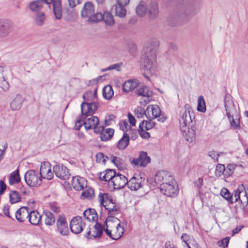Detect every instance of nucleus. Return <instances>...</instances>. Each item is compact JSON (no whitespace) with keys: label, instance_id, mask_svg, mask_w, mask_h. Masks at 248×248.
Masks as SVG:
<instances>
[{"label":"nucleus","instance_id":"09e8293b","mask_svg":"<svg viewBox=\"0 0 248 248\" xmlns=\"http://www.w3.org/2000/svg\"><path fill=\"white\" fill-rule=\"evenodd\" d=\"M226 172V168L224 165L220 164H218L217 165L216 169V175L217 176H220L221 175L225 176Z\"/></svg>","mask_w":248,"mask_h":248},{"label":"nucleus","instance_id":"3c124183","mask_svg":"<svg viewBox=\"0 0 248 248\" xmlns=\"http://www.w3.org/2000/svg\"><path fill=\"white\" fill-rule=\"evenodd\" d=\"M71 183L74 187L77 190L81 189L83 188V186L81 185L79 180L78 177H73Z\"/></svg>","mask_w":248,"mask_h":248},{"label":"nucleus","instance_id":"f3484780","mask_svg":"<svg viewBox=\"0 0 248 248\" xmlns=\"http://www.w3.org/2000/svg\"><path fill=\"white\" fill-rule=\"evenodd\" d=\"M158 4L156 0L151 1L147 6V15L150 19L156 18L159 15Z\"/></svg>","mask_w":248,"mask_h":248},{"label":"nucleus","instance_id":"a18cd8bd","mask_svg":"<svg viewBox=\"0 0 248 248\" xmlns=\"http://www.w3.org/2000/svg\"><path fill=\"white\" fill-rule=\"evenodd\" d=\"M220 194L225 199L231 203H233L232 195L229 192L228 190L225 188L222 189Z\"/></svg>","mask_w":248,"mask_h":248},{"label":"nucleus","instance_id":"e433bc0d","mask_svg":"<svg viewBox=\"0 0 248 248\" xmlns=\"http://www.w3.org/2000/svg\"><path fill=\"white\" fill-rule=\"evenodd\" d=\"M114 94L111 86L108 85L105 86L103 89V96L106 100L110 99Z\"/></svg>","mask_w":248,"mask_h":248},{"label":"nucleus","instance_id":"864d4df0","mask_svg":"<svg viewBox=\"0 0 248 248\" xmlns=\"http://www.w3.org/2000/svg\"><path fill=\"white\" fill-rule=\"evenodd\" d=\"M92 91H88L85 92L83 95V99H84V102H92L93 100H91L93 97L92 96Z\"/></svg>","mask_w":248,"mask_h":248},{"label":"nucleus","instance_id":"6e6552de","mask_svg":"<svg viewBox=\"0 0 248 248\" xmlns=\"http://www.w3.org/2000/svg\"><path fill=\"white\" fill-rule=\"evenodd\" d=\"M98 104L93 102H83L81 104L82 117H88L93 115L98 108Z\"/></svg>","mask_w":248,"mask_h":248},{"label":"nucleus","instance_id":"f704fd0d","mask_svg":"<svg viewBox=\"0 0 248 248\" xmlns=\"http://www.w3.org/2000/svg\"><path fill=\"white\" fill-rule=\"evenodd\" d=\"M148 121L143 120L139 125V128H143L144 130H149L152 129L155 125V123L153 121V119L150 118Z\"/></svg>","mask_w":248,"mask_h":248},{"label":"nucleus","instance_id":"473e14b6","mask_svg":"<svg viewBox=\"0 0 248 248\" xmlns=\"http://www.w3.org/2000/svg\"><path fill=\"white\" fill-rule=\"evenodd\" d=\"M129 136L126 133H124L123 137L118 142L117 147L119 150H124L125 149L129 144Z\"/></svg>","mask_w":248,"mask_h":248},{"label":"nucleus","instance_id":"a878e982","mask_svg":"<svg viewBox=\"0 0 248 248\" xmlns=\"http://www.w3.org/2000/svg\"><path fill=\"white\" fill-rule=\"evenodd\" d=\"M42 217V216L37 211H30L28 217L29 221L32 225H37L41 221Z\"/></svg>","mask_w":248,"mask_h":248},{"label":"nucleus","instance_id":"423d86ee","mask_svg":"<svg viewBox=\"0 0 248 248\" xmlns=\"http://www.w3.org/2000/svg\"><path fill=\"white\" fill-rule=\"evenodd\" d=\"M104 228L102 224L96 222L95 224L89 225L87 229L85 236L88 239L100 238L103 233Z\"/></svg>","mask_w":248,"mask_h":248},{"label":"nucleus","instance_id":"b1692460","mask_svg":"<svg viewBox=\"0 0 248 248\" xmlns=\"http://www.w3.org/2000/svg\"><path fill=\"white\" fill-rule=\"evenodd\" d=\"M94 9L93 4L90 2L85 3L83 8L81 11L82 17L89 18L94 13Z\"/></svg>","mask_w":248,"mask_h":248},{"label":"nucleus","instance_id":"f8f14e48","mask_svg":"<svg viewBox=\"0 0 248 248\" xmlns=\"http://www.w3.org/2000/svg\"><path fill=\"white\" fill-rule=\"evenodd\" d=\"M151 162V158L146 152L140 151L139 152V157L133 159L131 163L135 166L145 167Z\"/></svg>","mask_w":248,"mask_h":248},{"label":"nucleus","instance_id":"bf43d9fd","mask_svg":"<svg viewBox=\"0 0 248 248\" xmlns=\"http://www.w3.org/2000/svg\"><path fill=\"white\" fill-rule=\"evenodd\" d=\"M83 122L84 119L82 118L81 119L78 120L75 124V129L76 130H79L82 125H83Z\"/></svg>","mask_w":248,"mask_h":248},{"label":"nucleus","instance_id":"de8ad7c7","mask_svg":"<svg viewBox=\"0 0 248 248\" xmlns=\"http://www.w3.org/2000/svg\"><path fill=\"white\" fill-rule=\"evenodd\" d=\"M146 113H147L146 109L145 110L144 109L141 107H137L134 110V114L138 118H142L144 115L147 117V114Z\"/></svg>","mask_w":248,"mask_h":248},{"label":"nucleus","instance_id":"bb28decb","mask_svg":"<svg viewBox=\"0 0 248 248\" xmlns=\"http://www.w3.org/2000/svg\"><path fill=\"white\" fill-rule=\"evenodd\" d=\"M138 85V80L136 79H130L124 82L123 84V90L125 93H128Z\"/></svg>","mask_w":248,"mask_h":248},{"label":"nucleus","instance_id":"ddd939ff","mask_svg":"<svg viewBox=\"0 0 248 248\" xmlns=\"http://www.w3.org/2000/svg\"><path fill=\"white\" fill-rule=\"evenodd\" d=\"M13 27L12 22L6 19H0V38L7 36L11 32Z\"/></svg>","mask_w":248,"mask_h":248},{"label":"nucleus","instance_id":"ea45409f","mask_svg":"<svg viewBox=\"0 0 248 248\" xmlns=\"http://www.w3.org/2000/svg\"><path fill=\"white\" fill-rule=\"evenodd\" d=\"M103 19L107 25L111 26L114 24L113 16L109 12L104 13L103 15Z\"/></svg>","mask_w":248,"mask_h":248},{"label":"nucleus","instance_id":"f03ea898","mask_svg":"<svg viewBox=\"0 0 248 248\" xmlns=\"http://www.w3.org/2000/svg\"><path fill=\"white\" fill-rule=\"evenodd\" d=\"M105 223L106 229L104 230L108 237L117 240L123 236L124 230L118 218L109 216L106 218Z\"/></svg>","mask_w":248,"mask_h":248},{"label":"nucleus","instance_id":"9d476101","mask_svg":"<svg viewBox=\"0 0 248 248\" xmlns=\"http://www.w3.org/2000/svg\"><path fill=\"white\" fill-rule=\"evenodd\" d=\"M175 181L173 177L171 174L165 171H159L156 174L155 178V182L160 186V184H169L170 183H174Z\"/></svg>","mask_w":248,"mask_h":248},{"label":"nucleus","instance_id":"4be33fe9","mask_svg":"<svg viewBox=\"0 0 248 248\" xmlns=\"http://www.w3.org/2000/svg\"><path fill=\"white\" fill-rule=\"evenodd\" d=\"M147 118L155 119L157 118L161 113L160 108L157 105L149 106L146 108Z\"/></svg>","mask_w":248,"mask_h":248},{"label":"nucleus","instance_id":"5fc2aeb1","mask_svg":"<svg viewBox=\"0 0 248 248\" xmlns=\"http://www.w3.org/2000/svg\"><path fill=\"white\" fill-rule=\"evenodd\" d=\"M96 161L98 162H103L105 163L107 159L108 158L107 156H105L104 154L102 153H98L96 155Z\"/></svg>","mask_w":248,"mask_h":248},{"label":"nucleus","instance_id":"052dcab7","mask_svg":"<svg viewBox=\"0 0 248 248\" xmlns=\"http://www.w3.org/2000/svg\"><path fill=\"white\" fill-rule=\"evenodd\" d=\"M81 0H68L69 5L71 8H74L80 3Z\"/></svg>","mask_w":248,"mask_h":248},{"label":"nucleus","instance_id":"69168bd1","mask_svg":"<svg viewBox=\"0 0 248 248\" xmlns=\"http://www.w3.org/2000/svg\"><path fill=\"white\" fill-rule=\"evenodd\" d=\"M208 155L214 160H217L218 155L216 152L212 151L208 153Z\"/></svg>","mask_w":248,"mask_h":248},{"label":"nucleus","instance_id":"2eb2a0df","mask_svg":"<svg viewBox=\"0 0 248 248\" xmlns=\"http://www.w3.org/2000/svg\"><path fill=\"white\" fill-rule=\"evenodd\" d=\"M54 173L49 162H44L41 164L39 174L42 178L50 180L53 177Z\"/></svg>","mask_w":248,"mask_h":248},{"label":"nucleus","instance_id":"a19ab883","mask_svg":"<svg viewBox=\"0 0 248 248\" xmlns=\"http://www.w3.org/2000/svg\"><path fill=\"white\" fill-rule=\"evenodd\" d=\"M135 93L138 95L145 97L149 96L150 95L148 89L146 86L140 87L139 88L136 89Z\"/></svg>","mask_w":248,"mask_h":248},{"label":"nucleus","instance_id":"6ab92c4d","mask_svg":"<svg viewBox=\"0 0 248 248\" xmlns=\"http://www.w3.org/2000/svg\"><path fill=\"white\" fill-rule=\"evenodd\" d=\"M43 3L49 4L52 3L53 10L56 19H60L62 16L61 0H41Z\"/></svg>","mask_w":248,"mask_h":248},{"label":"nucleus","instance_id":"c756f323","mask_svg":"<svg viewBox=\"0 0 248 248\" xmlns=\"http://www.w3.org/2000/svg\"><path fill=\"white\" fill-rule=\"evenodd\" d=\"M43 217L45 220V223L46 225L51 226L55 222V217L54 215L48 211H44Z\"/></svg>","mask_w":248,"mask_h":248},{"label":"nucleus","instance_id":"338daca9","mask_svg":"<svg viewBox=\"0 0 248 248\" xmlns=\"http://www.w3.org/2000/svg\"><path fill=\"white\" fill-rule=\"evenodd\" d=\"M130 138H131V139L133 140H134L136 139H137V138L138 137V133H137V131L136 130H134L130 131Z\"/></svg>","mask_w":248,"mask_h":248},{"label":"nucleus","instance_id":"39448f33","mask_svg":"<svg viewBox=\"0 0 248 248\" xmlns=\"http://www.w3.org/2000/svg\"><path fill=\"white\" fill-rule=\"evenodd\" d=\"M24 179L27 184L32 187L39 186L42 182L40 174L33 170H29L25 173Z\"/></svg>","mask_w":248,"mask_h":248},{"label":"nucleus","instance_id":"1a4fd4ad","mask_svg":"<svg viewBox=\"0 0 248 248\" xmlns=\"http://www.w3.org/2000/svg\"><path fill=\"white\" fill-rule=\"evenodd\" d=\"M98 200L100 205H103L108 211L109 215H111V210L115 204V202L112 199L109 193H101L98 195Z\"/></svg>","mask_w":248,"mask_h":248},{"label":"nucleus","instance_id":"58836bf2","mask_svg":"<svg viewBox=\"0 0 248 248\" xmlns=\"http://www.w3.org/2000/svg\"><path fill=\"white\" fill-rule=\"evenodd\" d=\"M46 20V16L43 12L37 13L34 18V23L38 26H42Z\"/></svg>","mask_w":248,"mask_h":248},{"label":"nucleus","instance_id":"aec40b11","mask_svg":"<svg viewBox=\"0 0 248 248\" xmlns=\"http://www.w3.org/2000/svg\"><path fill=\"white\" fill-rule=\"evenodd\" d=\"M127 179L125 176L120 173H117L113 178L112 183L114 189H120L127 185Z\"/></svg>","mask_w":248,"mask_h":248},{"label":"nucleus","instance_id":"680f3d73","mask_svg":"<svg viewBox=\"0 0 248 248\" xmlns=\"http://www.w3.org/2000/svg\"><path fill=\"white\" fill-rule=\"evenodd\" d=\"M230 124L233 127V128L236 129H240V125L239 122H238V123L236 122L233 118H232V120L230 121Z\"/></svg>","mask_w":248,"mask_h":248},{"label":"nucleus","instance_id":"9b49d317","mask_svg":"<svg viewBox=\"0 0 248 248\" xmlns=\"http://www.w3.org/2000/svg\"><path fill=\"white\" fill-rule=\"evenodd\" d=\"M85 223L81 217L77 216L70 221V228L71 231L75 234H78L83 230Z\"/></svg>","mask_w":248,"mask_h":248},{"label":"nucleus","instance_id":"4c0bfd02","mask_svg":"<svg viewBox=\"0 0 248 248\" xmlns=\"http://www.w3.org/2000/svg\"><path fill=\"white\" fill-rule=\"evenodd\" d=\"M20 181L19 177V170L17 169L16 170L12 172L9 176V184L12 185L14 184H17Z\"/></svg>","mask_w":248,"mask_h":248},{"label":"nucleus","instance_id":"0eeeda50","mask_svg":"<svg viewBox=\"0 0 248 248\" xmlns=\"http://www.w3.org/2000/svg\"><path fill=\"white\" fill-rule=\"evenodd\" d=\"M159 188L161 192L168 197H174L179 191L175 181H174V183L160 184Z\"/></svg>","mask_w":248,"mask_h":248},{"label":"nucleus","instance_id":"13d9d810","mask_svg":"<svg viewBox=\"0 0 248 248\" xmlns=\"http://www.w3.org/2000/svg\"><path fill=\"white\" fill-rule=\"evenodd\" d=\"M120 65L119 64H114L110 65L108 67L106 68L102 69V71H106L108 70H110L113 69H116L117 70H119V69L120 68Z\"/></svg>","mask_w":248,"mask_h":248},{"label":"nucleus","instance_id":"8fccbe9b","mask_svg":"<svg viewBox=\"0 0 248 248\" xmlns=\"http://www.w3.org/2000/svg\"><path fill=\"white\" fill-rule=\"evenodd\" d=\"M244 189L245 187L243 185H241L238 186V189L235 191L234 194L233 199L234 198V201H233V203L237 202L238 200L240 199V194Z\"/></svg>","mask_w":248,"mask_h":248},{"label":"nucleus","instance_id":"dca6fc26","mask_svg":"<svg viewBox=\"0 0 248 248\" xmlns=\"http://www.w3.org/2000/svg\"><path fill=\"white\" fill-rule=\"evenodd\" d=\"M56 226L58 231L62 235H67L69 233L68 223L64 215H60L57 219Z\"/></svg>","mask_w":248,"mask_h":248},{"label":"nucleus","instance_id":"0e129e2a","mask_svg":"<svg viewBox=\"0 0 248 248\" xmlns=\"http://www.w3.org/2000/svg\"><path fill=\"white\" fill-rule=\"evenodd\" d=\"M6 188V185L2 180L0 181V194H2Z\"/></svg>","mask_w":248,"mask_h":248},{"label":"nucleus","instance_id":"412c9836","mask_svg":"<svg viewBox=\"0 0 248 248\" xmlns=\"http://www.w3.org/2000/svg\"><path fill=\"white\" fill-rule=\"evenodd\" d=\"M29 210L28 207L23 206L18 209L16 213V219L19 222H23L28 219Z\"/></svg>","mask_w":248,"mask_h":248},{"label":"nucleus","instance_id":"4d7b16f0","mask_svg":"<svg viewBox=\"0 0 248 248\" xmlns=\"http://www.w3.org/2000/svg\"><path fill=\"white\" fill-rule=\"evenodd\" d=\"M194 185L197 188L199 193L201 192V189L203 185V179L199 178L196 181L194 182Z\"/></svg>","mask_w":248,"mask_h":248},{"label":"nucleus","instance_id":"49530a36","mask_svg":"<svg viewBox=\"0 0 248 248\" xmlns=\"http://www.w3.org/2000/svg\"><path fill=\"white\" fill-rule=\"evenodd\" d=\"M10 202L11 203H16L20 201L21 197L16 191H13L10 195Z\"/></svg>","mask_w":248,"mask_h":248},{"label":"nucleus","instance_id":"a211bd4d","mask_svg":"<svg viewBox=\"0 0 248 248\" xmlns=\"http://www.w3.org/2000/svg\"><path fill=\"white\" fill-rule=\"evenodd\" d=\"M53 170L56 177L62 180H67L70 177L68 169L65 166L56 165Z\"/></svg>","mask_w":248,"mask_h":248},{"label":"nucleus","instance_id":"c85d7f7f","mask_svg":"<svg viewBox=\"0 0 248 248\" xmlns=\"http://www.w3.org/2000/svg\"><path fill=\"white\" fill-rule=\"evenodd\" d=\"M126 6L116 3L113 7L112 10H114L115 14L116 16L120 17H124L126 14V10L125 8Z\"/></svg>","mask_w":248,"mask_h":248},{"label":"nucleus","instance_id":"cd10ccee","mask_svg":"<svg viewBox=\"0 0 248 248\" xmlns=\"http://www.w3.org/2000/svg\"><path fill=\"white\" fill-rule=\"evenodd\" d=\"M83 216L86 219L91 221H97L98 216L94 209L89 208L83 212Z\"/></svg>","mask_w":248,"mask_h":248},{"label":"nucleus","instance_id":"7ed1b4c3","mask_svg":"<svg viewBox=\"0 0 248 248\" xmlns=\"http://www.w3.org/2000/svg\"><path fill=\"white\" fill-rule=\"evenodd\" d=\"M193 119H194V115L192 108L189 104H186L180 113V126L193 125Z\"/></svg>","mask_w":248,"mask_h":248},{"label":"nucleus","instance_id":"e2e57ef3","mask_svg":"<svg viewBox=\"0 0 248 248\" xmlns=\"http://www.w3.org/2000/svg\"><path fill=\"white\" fill-rule=\"evenodd\" d=\"M128 120L129 123L132 125L134 126L136 124V119L132 115V114L130 113H128Z\"/></svg>","mask_w":248,"mask_h":248},{"label":"nucleus","instance_id":"2f4dec72","mask_svg":"<svg viewBox=\"0 0 248 248\" xmlns=\"http://www.w3.org/2000/svg\"><path fill=\"white\" fill-rule=\"evenodd\" d=\"M103 173H101L100 174V179L102 181H109V183H112L113 181V178L117 174L116 171L113 170H106V173L104 174L102 178H101V175Z\"/></svg>","mask_w":248,"mask_h":248},{"label":"nucleus","instance_id":"20e7f679","mask_svg":"<svg viewBox=\"0 0 248 248\" xmlns=\"http://www.w3.org/2000/svg\"><path fill=\"white\" fill-rule=\"evenodd\" d=\"M84 119L83 125L86 130L93 129L96 133H99L103 130V126L99 125V121L97 117L92 115L88 117H82Z\"/></svg>","mask_w":248,"mask_h":248},{"label":"nucleus","instance_id":"603ef678","mask_svg":"<svg viewBox=\"0 0 248 248\" xmlns=\"http://www.w3.org/2000/svg\"><path fill=\"white\" fill-rule=\"evenodd\" d=\"M234 169V166L233 165L229 164L226 168L225 177H227L232 174L233 172Z\"/></svg>","mask_w":248,"mask_h":248},{"label":"nucleus","instance_id":"c03bdc74","mask_svg":"<svg viewBox=\"0 0 248 248\" xmlns=\"http://www.w3.org/2000/svg\"><path fill=\"white\" fill-rule=\"evenodd\" d=\"M103 19V15L101 13H96L93 14L88 19V21L90 23H95L101 21Z\"/></svg>","mask_w":248,"mask_h":248},{"label":"nucleus","instance_id":"79ce46f5","mask_svg":"<svg viewBox=\"0 0 248 248\" xmlns=\"http://www.w3.org/2000/svg\"><path fill=\"white\" fill-rule=\"evenodd\" d=\"M197 110L202 112H204L206 111L205 103L202 95L199 96L198 98Z\"/></svg>","mask_w":248,"mask_h":248},{"label":"nucleus","instance_id":"37998d69","mask_svg":"<svg viewBox=\"0 0 248 248\" xmlns=\"http://www.w3.org/2000/svg\"><path fill=\"white\" fill-rule=\"evenodd\" d=\"M43 4L41 0L33 1L30 4V9L32 11H38L42 8Z\"/></svg>","mask_w":248,"mask_h":248},{"label":"nucleus","instance_id":"393cba45","mask_svg":"<svg viewBox=\"0 0 248 248\" xmlns=\"http://www.w3.org/2000/svg\"><path fill=\"white\" fill-rule=\"evenodd\" d=\"M147 6L146 1L140 0L136 8V14L140 17L144 16L147 12Z\"/></svg>","mask_w":248,"mask_h":248},{"label":"nucleus","instance_id":"5701e85b","mask_svg":"<svg viewBox=\"0 0 248 248\" xmlns=\"http://www.w3.org/2000/svg\"><path fill=\"white\" fill-rule=\"evenodd\" d=\"M141 178L132 177L127 181V186L131 190L136 191L141 187Z\"/></svg>","mask_w":248,"mask_h":248},{"label":"nucleus","instance_id":"f257e3e1","mask_svg":"<svg viewBox=\"0 0 248 248\" xmlns=\"http://www.w3.org/2000/svg\"><path fill=\"white\" fill-rule=\"evenodd\" d=\"M158 45V40L154 39L143 49L140 64L145 71H149L151 74L155 72L156 67V48Z\"/></svg>","mask_w":248,"mask_h":248},{"label":"nucleus","instance_id":"7c9ffc66","mask_svg":"<svg viewBox=\"0 0 248 248\" xmlns=\"http://www.w3.org/2000/svg\"><path fill=\"white\" fill-rule=\"evenodd\" d=\"M23 102V98L20 95H17L11 101L10 107L12 110H17L20 108Z\"/></svg>","mask_w":248,"mask_h":248},{"label":"nucleus","instance_id":"6e6d98bb","mask_svg":"<svg viewBox=\"0 0 248 248\" xmlns=\"http://www.w3.org/2000/svg\"><path fill=\"white\" fill-rule=\"evenodd\" d=\"M146 131H147V130H144L143 128H139V133L142 138L148 139L150 137V136L149 133Z\"/></svg>","mask_w":248,"mask_h":248},{"label":"nucleus","instance_id":"c9c22d12","mask_svg":"<svg viewBox=\"0 0 248 248\" xmlns=\"http://www.w3.org/2000/svg\"><path fill=\"white\" fill-rule=\"evenodd\" d=\"M232 98V96L227 93L224 98V106L226 111L230 110L234 107L233 101Z\"/></svg>","mask_w":248,"mask_h":248},{"label":"nucleus","instance_id":"72a5a7b5","mask_svg":"<svg viewBox=\"0 0 248 248\" xmlns=\"http://www.w3.org/2000/svg\"><path fill=\"white\" fill-rule=\"evenodd\" d=\"M100 138L102 141H107L112 138L114 134V130L111 128L103 129L100 132Z\"/></svg>","mask_w":248,"mask_h":248},{"label":"nucleus","instance_id":"774afa93","mask_svg":"<svg viewBox=\"0 0 248 248\" xmlns=\"http://www.w3.org/2000/svg\"><path fill=\"white\" fill-rule=\"evenodd\" d=\"M9 207L8 205H5L3 208V213L8 217H11L9 214Z\"/></svg>","mask_w":248,"mask_h":248},{"label":"nucleus","instance_id":"4468645a","mask_svg":"<svg viewBox=\"0 0 248 248\" xmlns=\"http://www.w3.org/2000/svg\"><path fill=\"white\" fill-rule=\"evenodd\" d=\"M190 125L180 126V130L186 140L189 142H192L195 139V128Z\"/></svg>","mask_w":248,"mask_h":248}]
</instances>
